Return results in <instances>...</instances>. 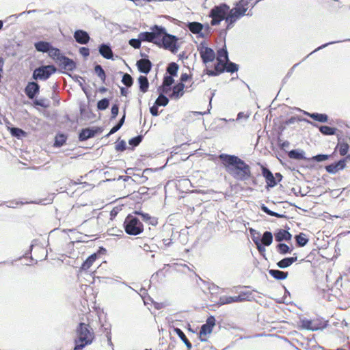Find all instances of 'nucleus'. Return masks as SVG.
Segmentation results:
<instances>
[{
    "label": "nucleus",
    "instance_id": "obj_1",
    "mask_svg": "<svg viewBox=\"0 0 350 350\" xmlns=\"http://www.w3.org/2000/svg\"><path fill=\"white\" fill-rule=\"evenodd\" d=\"M218 159L225 171L237 181H247L252 177L251 167L238 156L221 153Z\"/></svg>",
    "mask_w": 350,
    "mask_h": 350
},
{
    "label": "nucleus",
    "instance_id": "obj_2",
    "mask_svg": "<svg viewBox=\"0 0 350 350\" xmlns=\"http://www.w3.org/2000/svg\"><path fill=\"white\" fill-rule=\"evenodd\" d=\"M75 332V347L73 350H82L84 347L91 345L94 340V332L88 323H78Z\"/></svg>",
    "mask_w": 350,
    "mask_h": 350
},
{
    "label": "nucleus",
    "instance_id": "obj_3",
    "mask_svg": "<svg viewBox=\"0 0 350 350\" xmlns=\"http://www.w3.org/2000/svg\"><path fill=\"white\" fill-rule=\"evenodd\" d=\"M229 12L230 6L226 3L215 5L208 14V16L211 18V25L212 26L219 25L228 16Z\"/></svg>",
    "mask_w": 350,
    "mask_h": 350
},
{
    "label": "nucleus",
    "instance_id": "obj_4",
    "mask_svg": "<svg viewBox=\"0 0 350 350\" xmlns=\"http://www.w3.org/2000/svg\"><path fill=\"white\" fill-rule=\"evenodd\" d=\"M124 232L131 236L140 234L144 230V226L139 219L133 214H129L123 223Z\"/></svg>",
    "mask_w": 350,
    "mask_h": 350
},
{
    "label": "nucleus",
    "instance_id": "obj_5",
    "mask_svg": "<svg viewBox=\"0 0 350 350\" xmlns=\"http://www.w3.org/2000/svg\"><path fill=\"white\" fill-rule=\"evenodd\" d=\"M57 68L54 65H42L33 70L32 79L33 80L46 81L51 76L57 72Z\"/></svg>",
    "mask_w": 350,
    "mask_h": 350
},
{
    "label": "nucleus",
    "instance_id": "obj_6",
    "mask_svg": "<svg viewBox=\"0 0 350 350\" xmlns=\"http://www.w3.org/2000/svg\"><path fill=\"white\" fill-rule=\"evenodd\" d=\"M178 40V38L176 36L167 32L158 47L165 50H170L172 53L175 54L179 49Z\"/></svg>",
    "mask_w": 350,
    "mask_h": 350
},
{
    "label": "nucleus",
    "instance_id": "obj_7",
    "mask_svg": "<svg viewBox=\"0 0 350 350\" xmlns=\"http://www.w3.org/2000/svg\"><path fill=\"white\" fill-rule=\"evenodd\" d=\"M198 51H199L202 62L204 64H207L214 61L215 58V51L206 46V42L202 41L197 47Z\"/></svg>",
    "mask_w": 350,
    "mask_h": 350
},
{
    "label": "nucleus",
    "instance_id": "obj_8",
    "mask_svg": "<svg viewBox=\"0 0 350 350\" xmlns=\"http://www.w3.org/2000/svg\"><path fill=\"white\" fill-rule=\"evenodd\" d=\"M252 295V293L250 291H242L237 296H223L219 298V304H230V303L251 301L250 296Z\"/></svg>",
    "mask_w": 350,
    "mask_h": 350
},
{
    "label": "nucleus",
    "instance_id": "obj_9",
    "mask_svg": "<svg viewBox=\"0 0 350 350\" xmlns=\"http://www.w3.org/2000/svg\"><path fill=\"white\" fill-rule=\"evenodd\" d=\"M103 131L102 127H85L81 129L79 133L78 139L79 142H85L93 138L96 135Z\"/></svg>",
    "mask_w": 350,
    "mask_h": 350
},
{
    "label": "nucleus",
    "instance_id": "obj_10",
    "mask_svg": "<svg viewBox=\"0 0 350 350\" xmlns=\"http://www.w3.org/2000/svg\"><path fill=\"white\" fill-rule=\"evenodd\" d=\"M300 323L302 329L310 331L322 329L326 326V323L323 321H312L306 318L301 319Z\"/></svg>",
    "mask_w": 350,
    "mask_h": 350
},
{
    "label": "nucleus",
    "instance_id": "obj_11",
    "mask_svg": "<svg viewBox=\"0 0 350 350\" xmlns=\"http://www.w3.org/2000/svg\"><path fill=\"white\" fill-rule=\"evenodd\" d=\"M285 228L286 229H278L274 233L275 240L278 242V243L282 241H291L292 239L293 235L289 232L290 227L286 226Z\"/></svg>",
    "mask_w": 350,
    "mask_h": 350
},
{
    "label": "nucleus",
    "instance_id": "obj_12",
    "mask_svg": "<svg viewBox=\"0 0 350 350\" xmlns=\"http://www.w3.org/2000/svg\"><path fill=\"white\" fill-rule=\"evenodd\" d=\"M73 37L75 42L81 45H87L91 40L90 33L85 30L77 29L74 31Z\"/></svg>",
    "mask_w": 350,
    "mask_h": 350
},
{
    "label": "nucleus",
    "instance_id": "obj_13",
    "mask_svg": "<svg viewBox=\"0 0 350 350\" xmlns=\"http://www.w3.org/2000/svg\"><path fill=\"white\" fill-rule=\"evenodd\" d=\"M40 87L36 81H30L25 87L24 92L29 99L33 100L40 93Z\"/></svg>",
    "mask_w": 350,
    "mask_h": 350
},
{
    "label": "nucleus",
    "instance_id": "obj_14",
    "mask_svg": "<svg viewBox=\"0 0 350 350\" xmlns=\"http://www.w3.org/2000/svg\"><path fill=\"white\" fill-rule=\"evenodd\" d=\"M185 27L193 33L196 34L198 38H205V33L202 31L203 24L196 21L188 22L185 24Z\"/></svg>",
    "mask_w": 350,
    "mask_h": 350
},
{
    "label": "nucleus",
    "instance_id": "obj_15",
    "mask_svg": "<svg viewBox=\"0 0 350 350\" xmlns=\"http://www.w3.org/2000/svg\"><path fill=\"white\" fill-rule=\"evenodd\" d=\"M150 30H152V32L154 44L158 46L167 31L165 27L157 25L152 26Z\"/></svg>",
    "mask_w": 350,
    "mask_h": 350
},
{
    "label": "nucleus",
    "instance_id": "obj_16",
    "mask_svg": "<svg viewBox=\"0 0 350 350\" xmlns=\"http://www.w3.org/2000/svg\"><path fill=\"white\" fill-rule=\"evenodd\" d=\"M299 122L304 121L309 124L319 129V131L323 135H334L336 133V127H331L329 126H319L317 124L308 120V119H299Z\"/></svg>",
    "mask_w": 350,
    "mask_h": 350
},
{
    "label": "nucleus",
    "instance_id": "obj_17",
    "mask_svg": "<svg viewBox=\"0 0 350 350\" xmlns=\"http://www.w3.org/2000/svg\"><path fill=\"white\" fill-rule=\"evenodd\" d=\"M136 66L139 72L147 75L152 68V63L149 58H141L136 62Z\"/></svg>",
    "mask_w": 350,
    "mask_h": 350
},
{
    "label": "nucleus",
    "instance_id": "obj_18",
    "mask_svg": "<svg viewBox=\"0 0 350 350\" xmlns=\"http://www.w3.org/2000/svg\"><path fill=\"white\" fill-rule=\"evenodd\" d=\"M61 59L59 61V66L60 68L66 70L72 71L77 68L76 62L71 58L66 56L60 57Z\"/></svg>",
    "mask_w": 350,
    "mask_h": 350
},
{
    "label": "nucleus",
    "instance_id": "obj_19",
    "mask_svg": "<svg viewBox=\"0 0 350 350\" xmlns=\"http://www.w3.org/2000/svg\"><path fill=\"white\" fill-rule=\"evenodd\" d=\"M98 51L99 54L107 59L113 60V53L111 46L109 43H102L98 46Z\"/></svg>",
    "mask_w": 350,
    "mask_h": 350
},
{
    "label": "nucleus",
    "instance_id": "obj_20",
    "mask_svg": "<svg viewBox=\"0 0 350 350\" xmlns=\"http://www.w3.org/2000/svg\"><path fill=\"white\" fill-rule=\"evenodd\" d=\"M301 111L303 112V113L305 116L311 118L312 120H314L316 122H319L321 123H325V122H327V121L329 120V116L326 113H318V112L310 113V112H308V111H304V110H301Z\"/></svg>",
    "mask_w": 350,
    "mask_h": 350
},
{
    "label": "nucleus",
    "instance_id": "obj_21",
    "mask_svg": "<svg viewBox=\"0 0 350 350\" xmlns=\"http://www.w3.org/2000/svg\"><path fill=\"white\" fill-rule=\"evenodd\" d=\"M345 164H344V160H338V161H335L330 165H328L325 167V171L331 174H336L339 170H342L345 167Z\"/></svg>",
    "mask_w": 350,
    "mask_h": 350
},
{
    "label": "nucleus",
    "instance_id": "obj_22",
    "mask_svg": "<svg viewBox=\"0 0 350 350\" xmlns=\"http://www.w3.org/2000/svg\"><path fill=\"white\" fill-rule=\"evenodd\" d=\"M224 21H225L226 24H227V27H226L224 29L220 30L219 36H223L224 39L225 40L228 31L234 27L235 23L238 21V19L228 14L224 18Z\"/></svg>",
    "mask_w": 350,
    "mask_h": 350
},
{
    "label": "nucleus",
    "instance_id": "obj_23",
    "mask_svg": "<svg viewBox=\"0 0 350 350\" xmlns=\"http://www.w3.org/2000/svg\"><path fill=\"white\" fill-rule=\"evenodd\" d=\"M297 260V254H294L293 256L285 257L278 261L276 266L280 269L288 268Z\"/></svg>",
    "mask_w": 350,
    "mask_h": 350
},
{
    "label": "nucleus",
    "instance_id": "obj_24",
    "mask_svg": "<svg viewBox=\"0 0 350 350\" xmlns=\"http://www.w3.org/2000/svg\"><path fill=\"white\" fill-rule=\"evenodd\" d=\"M33 46L36 51L48 53L53 45L50 42L40 40L34 42Z\"/></svg>",
    "mask_w": 350,
    "mask_h": 350
},
{
    "label": "nucleus",
    "instance_id": "obj_25",
    "mask_svg": "<svg viewBox=\"0 0 350 350\" xmlns=\"http://www.w3.org/2000/svg\"><path fill=\"white\" fill-rule=\"evenodd\" d=\"M287 154L292 159L309 161V158L305 156V152L302 149H292Z\"/></svg>",
    "mask_w": 350,
    "mask_h": 350
},
{
    "label": "nucleus",
    "instance_id": "obj_26",
    "mask_svg": "<svg viewBox=\"0 0 350 350\" xmlns=\"http://www.w3.org/2000/svg\"><path fill=\"white\" fill-rule=\"evenodd\" d=\"M184 88H185L184 84H183L182 83H177L176 85H175L173 87V88H172V92L170 94V97L171 98H175V99L180 98L183 95Z\"/></svg>",
    "mask_w": 350,
    "mask_h": 350
},
{
    "label": "nucleus",
    "instance_id": "obj_27",
    "mask_svg": "<svg viewBox=\"0 0 350 350\" xmlns=\"http://www.w3.org/2000/svg\"><path fill=\"white\" fill-rule=\"evenodd\" d=\"M269 273L277 280H284L288 278V271H282L279 269H270L268 270Z\"/></svg>",
    "mask_w": 350,
    "mask_h": 350
},
{
    "label": "nucleus",
    "instance_id": "obj_28",
    "mask_svg": "<svg viewBox=\"0 0 350 350\" xmlns=\"http://www.w3.org/2000/svg\"><path fill=\"white\" fill-rule=\"evenodd\" d=\"M139 84V90L142 93H145L148 91L150 83L147 76L140 75L137 79Z\"/></svg>",
    "mask_w": 350,
    "mask_h": 350
},
{
    "label": "nucleus",
    "instance_id": "obj_29",
    "mask_svg": "<svg viewBox=\"0 0 350 350\" xmlns=\"http://www.w3.org/2000/svg\"><path fill=\"white\" fill-rule=\"evenodd\" d=\"M349 145L344 141V139H342L341 138L338 137V144L336 146V149L338 150L339 154L340 156H345L349 150Z\"/></svg>",
    "mask_w": 350,
    "mask_h": 350
},
{
    "label": "nucleus",
    "instance_id": "obj_30",
    "mask_svg": "<svg viewBox=\"0 0 350 350\" xmlns=\"http://www.w3.org/2000/svg\"><path fill=\"white\" fill-rule=\"evenodd\" d=\"M247 10L248 8H241L235 5L232 9L230 8L229 14L239 20L247 13Z\"/></svg>",
    "mask_w": 350,
    "mask_h": 350
},
{
    "label": "nucleus",
    "instance_id": "obj_31",
    "mask_svg": "<svg viewBox=\"0 0 350 350\" xmlns=\"http://www.w3.org/2000/svg\"><path fill=\"white\" fill-rule=\"evenodd\" d=\"M174 332L177 334L180 340L186 345V347L188 348V350H190L192 348V343L190 342V340H188L181 329L179 327H174Z\"/></svg>",
    "mask_w": 350,
    "mask_h": 350
},
{
    "label": "nucleus",
    "instance_id": "obj_32",
    "mask_svg": "<svg viewBox=\"0 0 350 350\" xmlns=\"http://www.w3.org/2000/svg\"><path fill=\"white\" fill-rule=\"evenodd\" d=\"M229 53L226 49V45L217 51V62L224 63L226 61H229Z\"/></svg>",
    "mask_w": 350,
    "mask_h": 350
},
{
    "label": "nucleus",
    "instance_id": "obj_33",
    "mask_svg": "<svg viewBox=\"0 0 350 350\" xmlns=\"http://www.w3.org/2000/svg\"><path fill=\"white\" fill-rule=\"evenodd\" d=\"M205 72H206V75L209 76H218L224 72V63L217 62V64L215 65L213 70H205Z\"/></svg>",
    "mask_w": 350,
    "mask_h": 350
},
{
    "label": "nucleus",
    "instance_id": "obj_34",
    "mask_svg": "<svg viewBox=\"0 0 350 350\" xmlns=\"http://www.w3.org/2000/svg\"><path fill=\"white\" fill-rule=\"evenodd\" d=\"M8 130L12 136L18 139L27 136V132L22 129H19V127H8Z\"/></svg>",
    "mask_w": 350,
    "mask_h": 350
},
{
    "label": "nucleus",
    "instance_id": "obj_35",
    "mask_svg": "<svg viewBox=\"0 0 350 350\" xmlns=\"http://www.w3.org/2000/svg\"><path fill=\"white\" fill-rule=\"evenodd\" d=\"M260 208L262 212H264L265 213H266L267 215H269L270 216L275 217L277 218L288 219V217L286 215L281 214V213H277L275 211H273L271 210L269 208H268L267 206H265V204H262L260 206Z\"/></svg>",
    "mask_w": 350,
    "mask_h": 350
},
{
    "label": "nucleus",
    "instance_id": "obj_36",
    "mask_svg": "<svg viewBox=\"0 0 350 350\" xmlns=\"http://www.w3.org/2000/svg\"><path fill=\"white\" fill-rule=\"evenodd\" d=\"M118 73L122 75L121 82L122 84L127 88H131L134 82L132 76L130 74L127 72H123L122 71H119Z\"/></svg>",
    "mask_w": 350,
    "mask_h": 350
},
{
    "label": "nucleus",
    "instance_id": "obj_37",
    "mask_svg": "<svg viewBox=\"0 0 350 350\" xmlns=\"http://www.w3.org/2000/svg\"><path fill=\"white\" fill-rule=\"evenodd\" d=\"M97 258V254H92L81 264L80 269L81 270H87L92 266Z\"/></svg>",
    "mask_w": 350,
    "mask_h": 350
},
{
    "label": "nucleus",
    "instance_id": "obj_38",
    "mask_svg": "<svg viewBox=\"0 0 350 350\" xmlns=\"http://www.w3.org/2000/svg\"><path fill=\"white\" fill-rule=\"evenodd\" d=\"M276 250L281 255H286L291 254L293 250V247H290L285 243H280L276 245Z\"/></svg>",
    "mask_w": 350,
    "mask_h": 350
},
{
    "label": "nucleus",
    "instance_id": "obj_39",
    "mask_svg": "<svg viewBox=\"0 0 350 350\" xmlns=\"http://www.w3.org/2000/svg\"><path fill=\"white\" fill-rule=\"evenodd\" d=\"M296 245L299 247H304L309 242V239L307 238V235L303 232H299L295 236Z\"/></svg>",
    "mask_w": 350,
    "mask_h": 350
},
{
    "label": "nucleus",
    "instance_id": "obj_40",
    "mask_svg": "<svg viewBox=\"0 0 350 350\" xmlns=\"http://www.w3.org/2000/svg\"><path fill=\"white\" fill-rule=\"evenodd\" d=\"M239 66L236 63L229 61H226L224 62V72L233 73L239 70Z\"/></svg>",
    "mask_w": 350,
    "mask_h": 350
},
{
    "label": "nucleus",
    "instance_id": "obj_41",
    "mask_svg": "<svg viewBox=\"0 0 350 350\" xmlns=\"http://www.w3.org/2000/svg\"><path fill=\"white\" fill-rule=\"evenodd\" d=\"M68 137L62 133H57L55 137L54 147H62L66 144Z\"/></svg>",
    "mask_w": 350,
    "mask_h": 350
},
{
    "label": "nucleus",
    "instance_id": "obj_42",
    "mask_svg": "<svg viewBox=\"0 0 350 350\" xmlns=\"http://www.w3.org/2000/svg\"><path fill=\"white\" fill-rule=\"evenodd\" d=\"M260 237V242L262 244H264L265 245H270L272 244L273 237L271 231H265Z\"/></svg>",
    "mask_w": 350,
    "mask_h": 350
},
{
    "label": "nucleus",
    "instance_id": "obj_43",
    "mask_svg": "<svg viewBox=\"0 0 350 350\" xmlns=\"http://www.w3.org/2000/svg\"><path fill=\"white\" fill-rule=\"evenodd\" d=\"M49 56L56 62H59L61 58V56H64V55L61 53L59 49L54 47L52 46V48L49 49L48 52Z\"/></svg>",
    "mask_w": 350,
    "mask_h": 350
},
{
    "label": "nucleus",
    "instance_id": "obj_44",
    "mask_svg": "<svg viewBox=\"0 0 350 350\" xmlns=\"http://www.w3.org/2000/svg\"><path fill=\"white\" fill-rule=\"evenodd\" d=\"M334 154V152L332 154H321V153L317 154L309 158V161L321 163V162H323V161L329 159Z\"/></svg>",
    "mask_w": 350,
    "mask_h": 350
},
{
    "label": "nucleus",
    "instance_id": "obj_45",
    "mask_svg": "<svg viewBox=\"0 0 350 350\" xmlns=\"http://www.w3.org/2000/svg\"><path fill=\"white\" fill-rule=\"evenodd\" d=\"M179 66L175 62H171L167 68V75L174 77L177 76Z\"/></svg>",
    "mask_w": 350,
    "mask_h": 350
},
{
    "label": "nucleus",
    "instance_id": "obj_46",
    "mask_svg": "<svg viewBox=\"0 0 350 350\" xmlns=\"http://www.w3.org/2000/svg\"><path fill=\"white\" fill-rule=\"evenodd\" d=\"M94 71L97 76L100 79L102 83L106 84V72L103 69L102 66L99 64H96L94 66Z\"/></svg>",
    "mask_w": 350,
    "mask_h": 350
},
{
    "label": "nucleus",
    "instance_id": "obj_47",
    "mask_svg": "<svg viewBox=\"0 0 350 350\" xmlns=\"http://www.w3.org/2000/svg\"><path fill=\"white\" fill-rule=\"evenodd\" d=\"M139 37L142 42H148L154 44L152 30L150 31H142L139 33Z\"/></svg>",
    "mask_w": 350,
    "mask_h": 350
},
{
    "label": "nucleus",
    "instance_id": "obj_48",
    "mask_svg": "<svg viewBox=\"0 0 350 350\" xmlns=\"http://www.w3.org/2000/svg\"><path fill=\"white\" fill-rule=\"evenodd\" d=\"M62 73L68 75L70 76L75 82H77L80 88H81L82 91L85 92V94H87V91L85 90L82 82H81L80 79L84 81V79L82 77L77 75H72L66 71H62Z\"/></svg>",
    "mask_w": 350,
    "mask_h": 350
},
{
    "label": "nucleus",
    "instance_id": "obj_49",
    "mask_svg": "<svg viewBox=\"0 0 350 350\" xmlns=\"http://www.w3.org/2000/svg\"><path fill=\"white\" fill-rule=\"evenodd\" d=\"M170 99L167 96L164 94H159L158 98L156 99L155 102L157 106L159 107H165L169 104Z\"/></svg>",
    "mask_w": 350,
    "mask_h": 350
},
{
    "label": "nucleus",
    "instance_id": "obj_50",
    "mask_svg": "<svg viewBox=\"0 0 350 350\" xmlns=\"http://www.w3.org/2000/svg\"><path fill=\"white\" fill-rule=\"evenodd\" d=\"M110 99L109 98H103L98 101L97 109L98 110H106L109 107Z\"/></svg>",
    "mask_w": 350,
    "mask_h": 350
},
{
    "label": "nucleus",
    "instance_id": "obj_51",
    "mask_svg": "<svg viewBox=\"0 0 350 350\" xmlns=\"http://www.w3.org/2000/svg\"><path fill=\"white\" fill-rule=\"evenodd\" d=\"M33 100L34 106L41 107L44 109H48L50 107V103L46 98H34Z\"/></svg>",
    "mask_w": 350,
    "mask_h": 350
},
{
    "label": "nucleus",
    "instance_id": "obj_52",
    "mask_svg": "<svg viewBox=\"0 0 350 350\" xmlns=\"http://www.w3.org/2000/svg\"><path fill=\"white\" fill-rule=\"evenodd\" d=\"M143 135H138L134 137H132L129 141V144L131 146V148H134L135 147H137L140 143L143 140Z\"/></svg>",
    "mask_w": 350,
    "mask_h": 350
},
{
    "label": "nucleus",
    "instance_id": "obj_53",
    "mask_svg": "<svg viewBox=\"0 0 350 350\" xmlns=\"http://www.w3.org/2000/svg\"><path fill=\"white\" fill-rule=\"evenodd\" d=\"M141 219L144 222H148L150 225H157V221L154 217H152L148 213H140Z\"/></svg>",
    "mask_w": 350,
    "mask_h": 350
},
{
    "label": "nucleus",
    "instance_id": "obj_54",
    "mask_svg": "<svg viewBox=\"0 0 350 350\" xmlns=\"http://www.w3.org/2000/svg\"><path fill=\"white\" fill-rule=\"evenodd\" d=\"M125 120V111H124L122 116L116 123V124L111 129V133H115L117 132L124 124Z\"/></svg>",
    "mask_w": 350,
    "mask_h": 350
},
{
    "label": "nucleus",
    "instance_id": "obj_55",
    "mask_svg": "<svg viewBox=\"0 0 350 350\" xmlns=\"http://www.w3.org/2000/svg\"><path fill=\"white\" fill-rule=\"evenodd\" d=\"M341 41H332V42H327V43H325L322 45H321L320 46H319L318 48H317L314 51H313L312 52L310 53L307 56H306L303 59L302 61L305 60L307 57H308L310 55H312V53L317 52V51H319L320 50H322L323 49H325V47H327L329 46V45H332V44H336V43H339Z\"/></svg>",
    "mask_w": 350,
    "mask_h": 350
},
{
    "label": "nucleus",
    "instance_id": "obj_56",
    "mask_svg": "<svg viewBox=\"0 0 350 350\" xmlns=\"http://www.w3.org/2000/svg\"><path fill=\"white\" fill-rule=\"evenodd\" d=\"M174 77L167 75H164L163 78L162 84L167 87L172 88V85L174 83Z\"/></svg>",
    "mask_w": 350,
    "mask_h": 350
},
{
    "label": "nucleus",
    "instance_id": "obj_57",
    "mask_svg": "<svg viewBox=\"0 0 350 350\" xmlns=\"http://www.w3.org/2000/svg\"><path fill=\"white\" fill-rule=\"evenodd\" d=\"M142 40L138 36L137 38H131L129 41V44L135 49H139L141 47Z\"/></svg>",
    "mask_w": 350,
    "mask_h": 350
},
{
    "label": "nucleus",
    "instance_id": "obj_58",
    "mask_svg": "<svg viewBox=\"0 0 350 350\" xmlns=\"http://www.w3.org/2000/svg\"><path fill=\"white\" fill-rule=\"evenodd\" d=\"M265 183H267V188H274L278 185V181L274 175L267 178Z\"/></svg>",
    "mask_w": 350,
    "mask_h": 350
},
{
    "label": "nucleus",
    "instance_id": "obj_59",
    "mask_svg": "<svg viewBox=\"0 0 350 350\" xmlns=\"http://www.w3.org/2000/svg\"><path fill=\"white\" fill-rule=\"evenodd\" d=\"M261 173L262 176L264 177L265 180L269 178L271 176L273 175V172L271 170L267 167L261 166Z\"/></svg>",
    "mask_w": 350,
    "mask_h": 350
},
{
    "label": "nucleus",
    "instance_id": "obj_60",
    "mask_svg": "<svg viewBox=\"0 0 350 350\" xmlns=\"http://www.w3.org/2000/svg\"><path fill=\"white\" fill-rule=\"evenodd\" d=\"M213 332V328L208 325H205L204 324H202L200 327V335H207L211 334Z\"/></svg>",
    "mask_w": 350,
    "mask_h": 350
},
{
    "label": "nucleus",
    "instance_id": "obj_61",
    "mask_svg": "<svg viewBox=\"0 0 350 350\" xmlns=\"http://www.w3.org/2000/svg\"><path fill=\"white\" fill-rule=\"evenodd\" d=\"M116 150L122 152L126 148V143L124 140H120L118 142L115 146Z\"/></svg>",
    "mask_w": 350,
    "mask_h": 350
},
{
    "label": "nucleus",
    "instance_id": "obj_62",
    "mask_svg": "<svg viewBox=\"0 0 350 350\" xmlns=\"http://www.w3.org/2000/svg\"><path fill=\"white\" fill-rule=\"evenodd\" d=\"M118 111H119V105L116 103L113 104L111 107V120H114L118 114Z\"/></svg>",
    "mask_w": 350,
    "mask_h": 350
},
{
    "label": "nucleus",
    "instance_id": "obj_63",
    "mask_svg": "<svg viewBox=\"0 0 350 350\" xmlns=\"http://www.w3.org/2000/svg\"><path fill=\"white\" fill-rule=\"evenodd\" d=\"M172 90V88L165 86L164 85L161 84V86H159L157 89V91L159 92V94H167L170 92V91Z\"/></svg>",
    "mask_w": 350,
    "mask_h": 350
},
{
    "label": "nucleus",
    "instance_id": "obj_64",
    "mask_svg": "<svg viewBox=\"0 0 350 350\" xmlns=\"http://www.w3.org/2000/svg\"><path fill=\"white\" fill-rule=\"evenodd\" d=\"M79 52L83 57H88L90 53V49L85 46L80 47L79 49Z\"/></svg>",
    "mask_w": 350,
    "mask_h": 350
}]
</instances>
